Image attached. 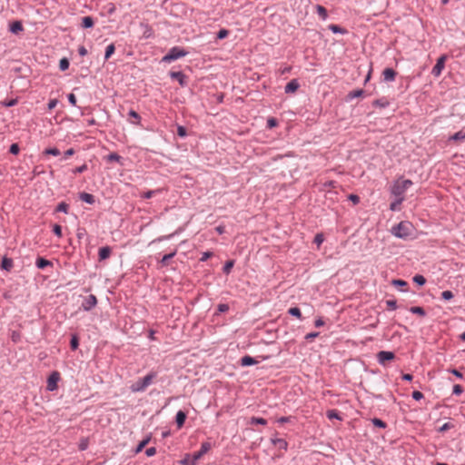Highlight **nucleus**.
<instances>
[{
	"mask_svg": "<svg viewBox=\"0 0 465 465\" xmlns=\"http://www.w3.org/2000/svg\"><path fill=\"white\" fill-rule=\"evenodd\" d=\"M463 392V388L460 384H456L453 386L452 393L455 395H460Z\"/></svg>",
	"mask_w": 465,
	"mask_h": 465,
	"instance_id": "obj_45",
	"label": "nucleus"
},
{
	"mask_svg": "<svg viewBox=\"0 0 465 465\" xmlns=\"http://www.w3.org/2000/svg\"><path fill=\"white\" fill-rule=\"evenodd\" d=\"M68 209H69V205L67 203H65L64 202H62L60 203L55 211L56 212H62V213H68Z\"/></svg>",
	"mask_w": 465,
	"mask_h": 465,
	"instance_id": "obj_37",
	"label": "nucleus"
},
{
	"mask_svg": "<svg viewBox=\"0 0 465 465\" xmlns=\"http://www.w3.org/2000/svg\"><path fill=\"white\" fill-rule=\"evenodd\" d=\"M185 420H186V413L183 412V411H179L176 413V417H175V422L177 424V427L182 428L185 422Z\"/></svg>",
	"mask_w": 465,
	"mask_h": 465,
	"instance_id": "obj_14",
	"label": "nucleus"
},
{
	"mask_svg": "<svg viewBox=\"0 0 465 465\" xmlns=\"http://www.w3.org/2000/svg\"><path fill=\"white\" fill-rule=\"evenodd\" d=\"M373 105L374 106H379V107H381V108H385L386 106L389 105V102L382 98V99H377L373 102Z\"/></svg>",
	"mask_w": 465,
	"mask_h": 465,
	"instance_id": "obj_35",
	"label": "nucleus"
},
{
	"mask_svg": "<svg viewBox=\"0 0 465 465\" xmlns=\"http://www.w3.org/2000/svg\"><path fill=\"white\" fill-rule=\"evenodd\" d=\"M392 284H393L394 286H399V287H404V286H407V285H408L407 282H405V281H403V280H400V279H398V280H393V281H392Z\"/></svg>",
	"mask_w": 465,
	"mask_h": 465,
	"instance_id": "obj_51",
	"label": "nucleus"
},
{
	"mask_svg": "<svg viewBox=\"0 0 465 465\" xmlns=\"http://www.w3.org/2000/svg\"><path fill=\"white\" fill-rule=\"evenodd\" d=\"M155 376L156 374L154 372L148 373L143 379H140L132 384L130 390L133 392H141L145 391V389L153 382Z\"/></svg>",
	"mask_w": 465,
	"mask_h": 465,
	"instance_id": "obj_2",
	"label": "nucleus"
},
{
	"mask_svg": "<svg viewBox=\"0 0 465 465\" xmlns=\"http://www.w3.org/2000/svg\"><path fill=\"white\" fill-rule=\"evenodd\" d=\"M160 192V190H151L143 193L142 194V197L144 199H150L152 198L156 193Z\"/></svg>",
	"mask_w": 465,
	"mask_h": 465,
	"instance_id": "obj_43",
	"label": "nucleus"
},
{
	"mask_svg": "<svg viewBox=\"0 0 465 465\" xmlns=\"http://www.w3.org/2000/svg\"><path fill=\"white\" fill-rule=\"evenodd\" d=\"M20 151L19 145L17 143H12L9 149V152L12 154H17Z\"/></svg>",
	"mask_w": 465,
	"mask_h": 465,
	"instance_id": "obj_50",
	"label": "nucleus"
},
{
	"mask_svg": "<svg viewBox=\"0 0 465 465\" xmlns=\"http://www.w3.org/2000/svg\"><path fill=\"white\" fill-rule=\"evenodd\" d=\"M317 14L325 20L328 16L327 10L322 5H317L316 6Z\"/></svg>",
	"mask_w": 465,
	"mask_h": 465,
	"instance_id": "obj_31",
	"label": "nucleus"
},
{
	"mask_svg": "<svg viewBox=\"0 0 465 465\" xmlns=\"http://www.w3.org/2000/svg\"><path fill=\"white\" fill-rule=\"evenodd\" d=\"M250 424H252V425H253V424L266 425L267 420L263 418L252 417L251 419Z\"/></svg>",
	"mask_w": 465,
	"mask_h": 465,
	"instance_id": "obj_36",
	"label": "nucleus"
},
{
	"mask_svg": "<svg viewBox=\"0 0 465 465\" xmlns=\"http://www.w3.org/2000/svg\"><path fill=\"white\" fill-rule=\"evenodd\" d=\"M212 256H213V252H205L203 253L200 261L201 262H205L207 259H209Z\"/></svg>",
	"mask_w": 465,
	"mask_h": 465,
	"instance_id": "obj_58",
	"label": "nucleus"
},
{
	"mask_svg": "<svg viewBox=\"0 0 465 465\" xmlns=\"http://www.w3.org/2000/svg\"><path fill=\"white\" fill-rule=\"evenodd\" d=\"M68 101L69 103L72 104V105H75L76 104V97L74 94H68Z\"/></svg>",
	"mask_w": 465,
	"mask_h": 465,
	"instance_id": "obj_62",
	"label": "nucleus"
},
{
	"mask_svg": "<svg viewBox=\"0 0 465 465\" xmlns=\"http://www.w3.org/2000/svg\"><path fill=\"white\" fill-rule=\"evenodd\" d=\"M149 440L150 438H146L145 440H142L136 447L135 452L138 453L142 451V450L148 444Z\"/></svg>",
	"mask_w": 465,
	"mask_h": 465,
	"instance_id": "obj_42",
	"label": "nucleus"
},
{
	"mask_svg": "<svg viewBox=\"0 0 465 465\" xmlns=\"http://www.w3.org/2000/svg\"><path fill=\"white\" fill-rule=\"evenodd\" d=\"M96 304H97L96 297L94 294H90L89 296L84 298V300L82 303V307L84 311H90L91 309L95 307Z\"/></svg>",
	"mask_w": 465,
	"mask_h": 465,
	"instance_id": "obj_7",
	"label": "nucleus"
},
{
	"mask_svg": "<svg viewBox=\"0 0 465 465\" xmlns=\"http://www.w3.org/2000/svg\"><path fill=\"white\" fill-rule=\"evenodd\" d=\"M115 47L114 44L109 45L106 47L104 59L107 60L111 57V55L114 53Z\"/></svg>",
	"mask_w": 465,
	"mask_h": 465,
	"instance_id": "obj_34",
	"label": "nucleus"
},
{
	"mask_svg": "<svg viewBox=\"0 0 465 465\" xmlns=\"http://www.w3.org/2000/svg\"><path fill=\"white\" fill-rule=\"evenodd\" d=\"M267 124L269 127H274L277 125V121L274 118H269L267 121Z\"/></svg>",
	"mask_w": 465,
	"mask_h": 465,
	"instance_id": "obj_64",
	"label": "nucleus"
},
{
	"mask_svg": "<svg viewBox=\"0 0 465 465\" xmlns=\"http://www.w3.org/2000/svg\"><path fill=\"white\" fill-rule=\"evenodd\" d=\"M257 362L258 361L254 358H252L249 355L243 356L241 359L242 366H251V365L256 364Z\"/></svg>",
	"mask_w": 465,
	"mask_h": 465,
	"instance_id": "obj_19",
	"label": "nucleus"
},
{
	"mask_svg": "<svg viewBox=\"0 0 465 465\" xmlns=\"http://www.w3.org/2000/svg\"><path fill=\"white\" fill-rule=\"evenodd\" d=\"M212 448V444L210 442H203L201 445L200 450L194 452L193 455L194 457V460H198L201 459L205 453H207Z\"/></svg>",
	"mask_w": 465,
	"mask_h": 465,
	"instance_id": "obj_8",
	"label": "nucleus"
},
{
	"mask_svg": "<svg viewBox=\"0 0 465 465\" xmlns=\"http://www.w3.org/2000/svg\"><path fill=\"white\" fill-rule=\"evenodd\" d=\"M44 153L45 154H51V155H54V156H57L60 154V151L59 149H57L56 147H53V148H46L45 151H44Z\"/></svg>",
	"mask_w": 465,
	"mask_h": 465,
	"instance_id": "obj_40",
	"label": "nucleus"
},
{
	"mask_svg": "<svg viewBox=\"0 0 465 465\" xmlns=\"http://www.w3.org/2000/svg\"><path fill=\"white\" fill-rule=\"evenodd\" d=\"M53 232L58 237L62 236V227L59 224H54L53 227Z\"/></svg>",
	"mask_w": 465,
	"mask_h": 465,
	"instance_id": "obj_52",
	"label": "nucleus"
},
{
	"mask_svg": "<svg viewBox=\"0 0 465 465\" xmlns=\"http://www.w3.org/2000/svg\"><path fill=\"white\" fill-rule=\"evenodd\" d=\"M69 60L65 57L62 58L59 62V68L61 71H65L69 68Z\"/></svg>",
	"mask_w": 465,
	"mask_h": 465,
	"instance_id": "obj_33",
	"label": "nucleus"
},
{
	"mask_svg": "<svg viewBox=\"0 0 465 465\" xmlns=\"http://www.w3.org/2000/svg\"><path fill=\"white\" fill-rule=\"evenodd\" d=\"M445 60H446V56L445 55H441L438 60H437V63L436 64L433 66L432 70H431V74L435 76V77H438L440 75L444 66H445Z\"/></svg>",
	"mask_w": 465,
	"mask_h": 465,
	"instance_id": "obj_5",
	"label": "nucleus"
},
{
	"mask_svg": "<svg viewBox=\"0 0 465 465\" xmlns=\"http://www.w3.org/2000/svg\"><path fill=\"white\" fill-rule=\"evenodd\" d=\"M386 305L391 310H396L397 309V302L395 300H388V301H386Z\"/></svg>",
	"mask_w": 465,
	"mask_h": 465,
	"instance_id": "obj_48",
	"label": "nucleus"
},
{
	"mask_svg": "<svg viewBox=\"0 0 465 465\" xmlns=\"http://www.w3.org/2000/svg\"><path fill=\"white\" fill-rule=\"evenodd\" d=\"M121 156L116 153H112L107 155L108 162H119L121 160Z\"/></svg>",
	"mask_w": 465,
	"mask_h": 465,
	"instance_id": "obj_41",
	"label": "nucleus"
},
{
	"mask_svg": "<svg viewBox=\"0 0 465 465\" xmlns=\"http://www.w3.org/2000/svg\"><path fill=\"white\" fill-rule=\"evenodd\" d=\"M349 200H351L354 204H357L360 203V197L356 194H350Z\"/></svg>",
	"mask_w": 465,
	"mask_h": 465,
	"instance_id": "obj_59",
	"label": "nucleus"
},
{
	"mask_svg": "<svg viewBox=\"0 0 465 465\" xmlns=\"http://www.w3.org/2000/svg\"><path fill=\"white\" fill-rule=\"evenodd\" d=\"M272 443L274 445V446H277L279 449H282V450H287L288 448V443L285 440L283 439H272Z\"/></svg>",
	"mask_w": 465,
	"mask_h": 465,
	"instance_id": "obj_17",
	"label": "nucleus"
},
{
	"mask_svg": "<svg viewBox=\"0 0 465 465\" xmlns=\"http://www.w3.org/2000/svg\"><path fill=\"white\" fill-rule=\"evenodd\" d=\"M319 332H310L306 334L305 339L307 341H312L314 338L318 337Z\"/></svg>",
	"mask_w": 465,
	"mask_h": 465,
	"instance_id": "obj_61",
	"label": "nucleus"
},
{
	"mask_svg": "<svg viewBox=\"0 0 465 465\" xmlns=\"http://www.w3.org/2000/svg\"><path fill=\"white\" fill-rule=\"evenodd\" d=\"M70 346L73 351H75L76 349H78L79 339H78L77 335L74 334L72 336L71 341H70Z\"/></svg>",
	"mask_w": 465,
	"mask_h": 465,
	"instance_id": "obj_32",
	"label": "nucleus"
},
{
	"mask_svg": "<svg viewBox=\"0 0 465 465\" xmlns=\"http://www.w3.org/2000/svg\"><path fill=\"white\" fill-rule=\"evenodd\" d=\"M372 423H373L376 427L382 428V429L386 428V423H385L383 420H380V419H378V418H374V419L372 420Z\"/></svg>",
	"mask_w": 465,
	"mask_h": 465,
	"instance_id": "obj_44",
	"label": "nucleus"
},
{
	"mask_svg": "<svg viewBox=\"0 0 465 465\" xmlns=\"http://www.w3.org/2000/svg\"><path fill=\"white\" fill-rule=\"evenodd\" d=\"M413 282H414L415 283H417L418 285L422 286V285H424V284H425V282H426V279H425L422 275H420V274H416V275L413 277Z\"/></svg>",
	"mask_w": 465,
	"mask_h": 465,
	"instance_id": "obj_38",
	"label": "nucleus"
},
{
	"mask_svg": "<svg viewBox=\"0 0 465 465\" xmlns=\"http://www.w3.org/2000/svg\"><path fill=\"white\" fill-rule=\"evenodd\" d=\"M299 86L297 79H292L285 85L284 91L286 94L294 93L298 90Z\"/></svg>",
	"mask_w": 465,
	"mask_h": 465,
	"instance_id": "obj_11",
	"label": "nucleus"
},
{
	"mask_svg": "<svg viewBox=\"0 0 465 465\" xmlns=\"http://www.w3.org/2000/svg\"><path fill=\"white\" fill-rule=\"evenodd\" d=\"M403 201H404V197H397V199H396L394 202H392V203H391V205H390V209H391V211H397V210H399V208H398V207H399V205H401V203H402Z\"/></svg>",
	"mask_w": 465,
	"mask_h": 465,
	"instance_id": "obj_28",
	"label": "nucleus"
},
{
	"mask_svg": "<svg viewBox=\"0 0 465 465\" xmlns=\"http://www.w3.org/2000/svg\"><path fill=\"white\" fill-rule=\"evenodd\" d=\"M78 53L81 56H84L87 54V49L84 45H81L78 48Z\"/></svg>",
	"mask_w": 465,
	"mask_h": 465,
	"instance_id": "obj_63",
	"label": "nucleus"
},
{
	"mask_svg": "<svg viewBox=\"0 0 465 465\" xmlns=\"http://www.w3.org/2000/svg\"><path fill=\"white\" fill-rule=\"evenodd\" d=\"M175 255H176V250H174L173 252H172L168 254L163 255V257L160 261L162 266H166L168 264V261L171 260L172 258H173Z\"/></svg>",
	"mask_w": 465,
	"mask_h": 465,
	"instance_id": "obj_26",
	"label": "nucleus"
},
{
	"mask_svg": "<svg viewBox=\"0 0 465 465\" xmlns=\"http://www.w3.org/2000/svg\"><path fill=\"white\" fill-rule=\"evenodd\" d=\"M177 134L180 137H185L187 135L186 128L183 127V126L179 125L178 128H177Z\"/></svg>",
	"mask_w": 465,
	"mask_h": 465,
	"instance_id": "obj_46",
	"label": "nucleus"
},
{
	"mask_svg": "<svg viewBox=\"0 0 465 465\" xmlns=\"http://www.w3.org/2000/svg\"><path fill=\"white\" fill-rule=\"evenodd\" d=\"M412 226L409 222H401L391 228V233L401 239H407L411 236Z\"/></svg>",
	"mask_w": 465,
	"mask_h": 465,
	"instance_id": "obj_1",
	"label": "nucleus"
},
{
	"mask_svg": "<svg viewBox=\"0 0 465 465\" xmlns=\"http://www.w3.org/2000/svg\"><path fill=\"white\" fill-rule=\"evenodd\" d=\"M412 185L411 180L397 181L391 187V193L396 197H403L404 193Z\"/></svg>",
	"mask_w": 465,
	"mask_h": 465,
	"instance_id": "obj_4",
	"label": "nucleus"
},
{
	"mask_svg": "<svg viewBox=\"0 0 465 465\" xmlns=\"http://www.w3.org/2000/svg\"><path fill=\"white\" fill-rule=\"evenodd\" d=\"M288 312L292 315V316H295L299 319L302 318V312H301V310L298 308V307H292L289 309Z\"/></svg>",
	"mask_w": 465,
	"mask_h": 465,
	"instance_id": "obj_39",
	"label": "nucleus"
},
{
	"mask_svg": "<svg viewBox=\"0 0 465 465\" xmlns=\"http://www.w3.org/2000/svg\"><path fill=\"white\" fill-rule=\"evenodd\" d=\"M326 416L330 420H333V419H336V420H341V417L339 411H336V410H328L327 412H326Z\"/></svg>",
	"mask_w": 465,
	"mask_h": 465,
	"instance_id": "obj_25",
	"label": "nucleus"
},
{
	"mask_svg": "<svg viewBox=\"0 0 465 465\" xmlns=\"http://www.w3.org/2000/svg\"><path fill=\"white\" fill-rule=\"evenodd\" d=\"M187 54L188 52L184 49L179 46H174L169 50V52L163 57L162 61L165 63H171L174 60L184 57Z\"/></svg>",
	"mask_w": 465,
	"mask_h": 465,
	"instance_id": "obj_3",
	"label": "nucleus"
},
{
	"mask_svg": "<svg viewBox=\"0 0 465 465\" xmlns=\"http://www.w3.org/2000/svg\"><path fill=\"white\" fill-rule=\"evenodd\" d=\"M410 312L411 313H413V314H418V315L422 316V317L426 315L425 310L422 307H420V306L411 307L410 308Z\"/></svg>",
	"mask_w": 465,
	"mask_h": 465,
	"instance_id": "obj_27",
	"label": "nucleus"
},
{
	"mask_svg": "<svg viewBox=\"0 0 465 465\" xmlns=\"http://www.w3.org/2000/svg\"><path fill=\"white\" fill-rule=\"evenodd\" d=\"M35 264L38 269H45L46 266L52 265V262L45 258L39 257Z\"/></svg>",
	"mask_w": 465,
	"mask_h": 465,
	"instance_id": "obj_20",
	"label": "nucleus"
},
{
	"mask_svg": "<svg viewBox=\"0 0 465 465\" xmlns=\"http://www.w3.org/2000/svg\"><path fill=\"white\" fill-rule=\"evenodd\" d=\"M450 141L462 142L465 140V132L459 131L450 137Z\"/></svg>",
	"mask_w": 465,
	"mask_h": 465,
	"instance_id": "obj_22",
	"label": "nucleus"
},
{
	"mask_svg": "<svg viewBox=\"0 0 465 465\" xmlns=\"http://www.w3.org/2000/svg\"><path fill=\"white\" fill-rule=\"evenodd\" d=\"M395 358V354L392 351H381L377 354V359L380 364H385L386 361H391Z\"/></svg>",
	"mask_w": 465,
	"mask_h": 465,
	"instance_id": "obj_6",
	"label": "nucleus"
},
{
	"mask_svg": "<svg viewBox=\"0 0 465 465\" xmlns=\"http://www.w3.org/2000/svg\"><path fill=\"white\" fill-rule=\"evenodd\" d=\"M233 265H234V261L233 260L227 261L225 262L224 266H223V272L225 274H229L231 272Z\"/></svg>",
	"mask_w": 465,
	"mask_h": 465,
	"instance_id": "obj_30",
	"label": "nucleus"
},
{
	"mask_svg": "<svg viewBox=\"0 0 465 465\" xmlns=\"http://www.w3.org/2000/svg\"><path fill=\"white\" fill-rule=\"evenodd\" d=\"M423 397H424V396H423V394H422L420 391H414L412 392V398H413L414 400H416V401H420V400H421Z\"/></svg>",
	"mask_w": 465,
	"mask_h": 465,
	"instance_id": "obj_55",
	"label": "nucleus"
},
{
	"mask_svg": "<svg viewBox=\"0 0 465 465\" xmlns=\"http://www.w3.org/2000/svg\"><path fill=\"white\" fill-rule=\"evenodd\" d=\"M59 380V374L58 372H53L49 378H48V381H47V389L49 391H54L56 389V382L58 381Z\"/></svg>",
	"mask_w": 465,
	"mask_h": 465,
	"instance_id": "obj_9",
	"label": "nucleus"
},
{
	"mask_svg": "<svg viewBox=\"0 0 465 465\" xmlns=\"http://www.w3.org/2000/svg\"><path fill=\"white\" fill-rule=\"evenodd\" d=\"M17 104L16 99H11L9 101L4 102V105L6 107L15 106Z\"/></svg>",
	"mask_w": 465,
	"mask_h": 465,
	"instance_id": "obj_60",
	"label": "nucleus"
},
{
	"mask_svg": "<svg viewBox=\"0 0 465 465\" xmlns=\"http://www.w3.org/2000/svg\"><path fill=\"white\" fill-rule=\"evenodd\" d=\"M111 252H112V250L109 246H104V247L100 248L99 253H98L99 260L103 261V260L109 258V256L111 255Z\"/></svg>",
	"mask_w": 465,
	"mask_h": 465,
	"instance_id": "obj_13",
	"label": "nucleus"
},
{
	"mask_svg": "<svg viewBox=\"0 0 465 465\" xmlns=\"http://www.w3.org/2000/svg\"><path fill=\"white\" fill-rule=\"evenodd\" d=\"M197 460H194L193 455L186 454L185 457L181 460L183 465H195Z\"/></svg>",
	"mask_w": 465,
	"mask_h": 465,
	"instance_id": "obj_23",
	"label": "nucleus"
},
{
	"mask_svg": "<svg viewBox=\"0 0 465 465\" xmlns=\"http://www.w3.org/2000/svg\"><path fill=\"white\" fill-rule=\"evenodd\" d=\"M364 94V91L362 89H357V90H353L351 92H350L348 94H347V98L349 100H351V99H354V98H357V97H361Z\"/></svg>",
	"mask_w": 465,
	"mask_h": 465,
	"instance_id": "obj_24",
	"label": "nucleus"
},
{
	"mask_svg": "<svg viewBox=\"0 0 465 465\" xmlns=\"http://www.w3.org/2000/svg\"><path fill=\"white\" fill-rule=\"evenodd\" d=\"M58 101L56 99H52L49 101L47 107L48 110H53L57 105Z\"/></svg>",
	"mask_w": 465,
	"mask_h": 465,
	"instance_id": "obj_57",
	"label": "nucleus"
},
{
	"mask_svg": "<svg viewBox=\"0 0 465 465\" xmlns=\"http://www.w3.org/2000/svg\"><path fill=\"white\" fill-rule=\"evenodd\" d=\"M14 262L13 260L7 257H4L2 260L1 268L7 272L11 271L13 268Z\"/></svg>",
	"mask_w": 465,
	"mask_h": 465,
	"instance_id": "obj_16",
	"label": "nucleus"
},
{
	"mask_svg": "<svg viewBox=\"0 0 465 465\" xmlns=\"http://www.w3.org/2000/svg\"><path fill=\"white\" fill-rule=\"evenodd\" d=\"M94 19L91 16H84L82 18V27L83 28H91L94 26Z\"/></svg>",
	"mask_w": 465,
	"mask_h": 465,
	"instance_id": "obj_21",
	"label": "nucleus"
},
{
	"mask_svg": "<svg viewBox=\"0 0 465 465\" xmlns=\"http://www.w3.org/2000/svg\"><path fill=\"white\" fill-rule=\"evenodd\" d=\"M79 198L86 203H89V204H93L94 203V196L91 193H81L79 194Z\"/></svg>",
	"mask_w": 465,
	"mask_h": 465,
	"instance_id": "obj_15",
	"label": "nucleus"
},
{
	"mask_svg": "<svg viewBox=\"0 0 465 465\" xmlns=\"http://www.w3.org/2000/svg\"><path fill=\"white\" fill-rule=\"evenodd\" d=\"M86 170H87V164L84 163L83 165L78 166L75 169H74L73 173H82L85 172Z\"/></svg>",
	"mask_w": 465,
	"mask_h": 465,
	"instance_id": "obj_49",
	"label": "nucleus"
},
{
	"mask_svg": "<svg viewBox=\"0 0 465 465\" xmlns=\"http://www.w3.org/2000/svg\"><path fill=\"white\" fill-rule=\"evenodd\" d=\"M24 30L23 25L20 21H15L10 25V31L13 34H18Z\"/></svg>",
	"mask_w": 465,
	"mask_h": 465,
	"instance_id": "obj_18",
	"label": "nucleus"
},
{
	"mask_svg": "<svg viewBox=\"0 0 465 465\" xmlns=\"http://www.w3.org/2000/svg\"><path fill=\"white\" fill-rule=\"evenodd\" d=\"M441 297L442 299L448 301L453 298V293L451 291H444L441 292Z\"/></svg>",
	"mask_w": 465,
	"mask_h": 465,
	"instance_id": "obj_47",
	"label": "nucleus"
},
{
	"mask_svg": "<svg viewBox=\"0 0 465 465\" xmlns=\"http://www.w3.org/2000/svg\"><path fill=\"white\" fill-rule=\"evenodd\" d=\"M229 32L226 29H221L217 34L218 39H223L228 35Z\"/></svg>",
	"mask_w": 465,
	"mask_h": 465,
	"instance_id": "obj_54",
	"label": "nucleus"
},
{
	"mask_svg": "<svg viewBox=\"0 0 465 465\" xmlns=\"http://www.w3.org/2000/svg\"><path fill=\"white\" fill-rule=\"evenodd\" d=\"M170 77L172 79H175L179 82V84L182 85V86H184L186 85V76L184 75V74L183 72H171L170 73Z\"/></svg>",
	"mask_w": 465,
	"mask_h": 465,
	"instance_id": "obj_10",
	"label": "nucleus"
},
{
	"mask_svg": "<svg viewBox=\"0 0 465 465\" xmlns=\"http://www.w3.org/2000/svg\"><path fill=\"white\" fill-rule=\"evenodd\" d=\"M155 453H156V449H155L154 447L148 448V449L145 450V454H146V456H148V457H152V456H153Z\"/></svg>",
	"mask_w": 465,
	"mask_h": 465,
	"instance_id": "obj_56",
	"label": "nucleus"
},
{
	"mask_svg": "<svg viewBox=\"0 0 465 465\" xmlns=\"http://www.w3.org/2000/svg\"><path fill=\"white\" fill-rule=\"evenodd\" d=\"M328 28H329L332 33H334V34H338V33H339V34H344V33H346V30H345L344 28H342V27H341V26H339V25H333V24H331V25H330L328 26Z\"/></svg>",
	"mask_w": 465,
	"mask_h": 465,
	"instance_id": "obj_29",
	"label": "nucleus"
},
{
	"mask_svg": "<svg viewBox=\"0 0 465 465\" xmlns=\"http://www.w3.org/2000/svg\"><path fill=\"white\" fill-rule=\"evenodd\" d=\"M323 235L322 233H317L314 237V242L320 246L323 242Z\"/></svg>",
	"mask_w": 465,
	"mask_h": 465,
	"instance_id": "obj_53",
	"label": "nucleus"
},
{
	"mask_svg": "<svg viewBox=\"0 0 465 465\" xmlns=\"http://www.w3.org/2000/svg\"><path fill=\"white\" fill-rule=\"evenodd\" d=\"M383 79L386 82H392L396 77V72L392 68H386L382 72Z\"/></svg>",
	"mask_w": 465,
	"mask_h": 465,
	"instance_id": "obj_12",
	"label": "nucleus"
}]
</instances>
